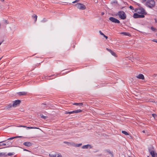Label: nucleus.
Listing matches in <instances>:
<instances>
[{"label":"nucleus","mask_w":157,"mask_h":157,"mask_svg":"<svg viewBox=\"0 0 157 157\" xmlns=\"http://www.w3.org/2000/svg\"><path fill=\"white\" fill-rule=\"evenodd\" d=\"M79 1L78 0H76L73 2H72V3H73L77 2H78Z\"/></svg>","instance_id":"nucleus-34"},{"label":"nucleus","mask_w":157,"mask_h":157,"mask_svg":"<svg viewBox=\"0 0 157 157\" xmlns=\"http://www.w3.org/2000/svg\"><path fill=\"white\" fill-rule=\"evenodd\" d=\"M21 126V127H25V126Z\"/></svg>","instance_id":"nucleus-45"},{"label":"nucleus","mask_w":157,"mask_h":157,"mask_svg":"<svg viewBox=\"0 0 157 157\" xmlns=\"http://www.w3.org/2000/svg\"><path fill=\"white\" fill-rule=\"evenodd\" d=\"M4 21H5V23H6L7 24H8L9 23L7 21V20H4Z\"/></svg>","instance_id":"nucleus-38"},{"label":"nucleus","mask_w":157,"mask_h":157,"mask_svg":"<svg viewBox=\"0 0 157 157\" xmlns=\"http://www.w3.org/2000/svg\"><path fill=\"white\" fill-rule=\"evenodd\" d=\"M20 137H21V136H16V137H11V138L8 139H7V140H13L14 138H18Z\"/></svg>","instance_id":"nucleus-19"},{"label":"nucleus","mask_w":157,"mask_h":157,"mask_svg":"<svg viewBox=\"0 0 157 157\" xmlns=\"http://www.w3.org/2000/svg\"><path fill=\"white\" fill-rule=\"evenodd\" d=\"M94 2L96 3H97L98 2V0H94Z\"/></svg>","instance_id":"nucleus-41"},{"label":"nucleus","mask_w":157,"mask_h":157,"mask_svg":"<svg viewBox=\"0 0 157 157\" xmlns=\"http://www.w3.org/2000/svg\"><path fill=\"white\" fill-rule=\"evenodd\" d=\"M133 17L135 18H142L144 17V14H139L137 13H134L133 15Z\"/></svg>","instance_id":"nucleus-7"},{"label":"nucleus","mask_w":157,"mask_h":157,"mask_svg":"<svg viewBox=\"0 0 157 157\" xmlns=\"http://www.w3.org/2000/svg\"><path fill=\"white\" fill-rule=\"evenodd\" d=\"M49 156L50 157H61V155L58 154H53L51 153L49 154Z\"/></svg>","instance_id":"nucleus-9"},{"label":"nucleus","mask_w":157,"mask_h":157,"mask_svg":"<svg viewBox=\"0 0 157 157\" xmlns=\"http://www.w3.org/2000/svg\"><path fill=\"white\" fill-rule=\"evenodd\" d=\"M117 15L122 20L125 19L126 18V15L124 12L123 11L118 12L117 13Z\"/></svg>","instance_id":"nucleus-2"},{"label":"nucleus","mask_w":157,"mask_h":157,"mask_svg":"<svg viewBox=\"0 0 157 157\" xmlns=\"http://www.w3.org/2000/svg\"><path fill=\"white\" fill-rule=\"evenodd\" d=\"M142 132H143V133H145V130H143Z\"/></svg>","instance_id":"nucleus-44"},{"label":"nucleus","mask_w":157,"mask_h":157,"mask_svg":"<svg viewBox=\"0 0 157 157\" xmlns=\"http://www.w3.org/2000/svg\"><path fill=\"white\" fill-rule=\"evenodd\" d=\"M99 33H100V34L102 36L104 35V34L101 31H99Z\"/></svg>","instance_id":"nucleus-37"},{"label":"nucleus","mask_w":157,"mask_h":157,"mask_svg":"<svg viewBox=\"0 0 157 157\" xmlns=\"http://www.w3.org/2000/svg\"><path fill=\"white\" fill-rule=\"evenodd\" d=\"M2 42H0V45H1V44H2Z\"/></svg>","instance_id":"nucleus-48"},{"label":"nucleus","mask_w":157,"mask_h":157,"mask_svg":"<svg viewBox=\"0 0 157 157\" xmlns=\"http://www.w3.org/2000/svg\"><path fill=\"white\" fill-rule=\"evenodd\" d=\"M82 145V144H76L75 145V147H79L81 146Z\"/></svg>","instance_id":"nucleus-24"},{"label":"nucleus","mask_w":157,"mask_h":157,"mask_svg":"<svg viewBox=\"0 0 157 157\" xmlns=\"http://www.w3.org/2000/svg\"><path fill=\"white\" fill-rule=\"evenodd\" d=\"M146 0H142V2L143 3L144 2L146 1Z\"/></svg>","instance_id":"nucleus-40"},{"label":"nucleus","mask_w":157,"mask_h":157,"mask_svg":"<svg viewBox=\"0 0 157 157\" xmlns=\"http://www.w3.org/2000/svg\"><path fill=\"white\" fill-rule=\"evenodd\" d=\"M2 155H5V153H0V156Z\"/></svg>","instance_id":"nucleus-32"},{"label":"nucleus","mask_w":157,"mask_h":157,"mask_svg":"<svg viewBox=\"0 0 157 157\" xmlns=\"http://www.w3.org/2000/svg\"><path fill=\"white\" fill-rule=\"evenodd\" d=\"M24 151H29V150H27V149H24Z\"/></svg>","instance_id":"nucleus-42"},{"label":"nucleus","mask_w":157,"mask_h":157,"mask_svg":"<svg viewBox=\"0 0 157 157\" xmlns=\"http://www.w3.org/2000/svg\"><path fill=\"white\" fill-rule=\"evenodd\" d=\"M135 11L137 13L142 14H144L146 13V12L144 9L142 7L136 9L135 10Z\"/></svg>","instance_id":"nucleus-3"},{"label":"nucleus","mask_w":157,"mask_h":157,"mask_svg":"<svg viewBox=\"0 0 157 157\" xmlns=\"http://www.w3.org/2000/svg\"><path fill=\"white\" fill-rule=\"evenodd\" d=\"M23 144L26 146L30 147L32 145V143L29 142H24Z\"/></svg>","instance_id":"nucleus-10"},{"label":"nucleus","mask_w":157,"mask_h":157,"mask_svg":"<svg viewBox=\"0 0 157 157\" xmlns=\"http://www.w3.org/2000/svg\"><path fill=\"white\" fill-rule=\"evenodd\" d=\"M136 77L140 79H144V75L142 74H139L137 76H136Z\"/></svg>","instance_id":"nucleus-12"},{"label":"nucleus","mask_w":157,"mask_h":157,"mask_svg":"<svg viewBox=\"0 0 157 157\" xmlns=\"http://www.w3.org/2000/svg\"><path fill=\"white\" fill-rule=\"evenodd\" d=\"M73 105H78L79 106H82L83 104L82 103H73Z\"/></svg>","instance_id":"nucleus-18"},{"label":"nucleus","mask_w":157,"mask_h":157,"mask_svg":"<svg viewBox=\"0 0 157 157\" xmlns=\"http://www.w3.org/2000/svg\"><path fill=\"white\" fill-rule=\"evenodd\" d=\"M103 36H104V37L105 38H106V39H107V38H108V37H107V36H105V35L104 34V35H103Z\"/></svg>","instance_id":"nucleus-39"},{"label":"nucleus","mask_w":157,"mask_h":157,"mask_svg":"<svg viewBox=\"0 0 157 157\" xmlns=\"http://www.w3.org/2000/svg\"><path fill=\"white\" fill-rule=\"evenodd\" d=\"M121 34H123L124 35H128V36L129 35H128V33H126V32H122V33H121Z\"/></svg>","instance_id":"nucleus-29"},{"label":"nucleus","mask_w":157,"mask_h":157,"mask_svg":"<svg viewBox=\"0 0 157 157\" xmlns=\"http://www.w3.org/2000/svg\"><path fill=\"white\" fill-rule=\"evenodd\" d=\"M41 117L42 118L45 119H46L47 117L46 116H44L43 115H41Z\"/></svg>","instance_id":"nucleus-28"},{"label":"nucleus","mask_w":157,"mask_h":157,"mask_svg":"<svg viewBox=\"0 0 157 157\" xmlns=\"http://www.w3.org/2000/svg\"><path fill=\"white\" fill-rule=\"evenodd\" d=\"M21 102L20 100H16L13 101V103L12 105V106L14 107H15L19 105Z\"/></svg>","instance_id":"nucleus-8"},{"label":"nucleus","mask_w":157,"mask_h":157,"mask_svg":"<svg viewBox=\"0 0 157 157\" xmlns=\"http://www.w3.org/2000/svg\"><path fill=\"white\" fill-rule=\"evenodd\" d=\"M75 6L76 7L80 10H84L86 9L85 6L80 3H78L76 4Z\"/></svg>","instance_id":"nucleus-4"},{"label":"nucleus","mask_w":157,"mask_h":157,"mask_svg":"<svg viewBox=\"0 0 157 157\" xmlns=\"http://www.w3.org/2000/svg\"><path fill=\"white\" fill-rule=\"evenodd\" d=\"M82 110L80 109H77V110H75L74 111V113H80L82 112Z\"/></svg>","instance_id":"nucleus-17"},{"label":"nucleus","mask_w":157,"mask_h":157,"mask_svg":"<svg viewBox=\"0 0 157 157\" xmlns=\"http://www.w3.org/2000/svg\"><path fill=\"white\" fill-rule=\"evenodd\" d=\"M89 147L91 148V145L89 144L83 145L82 147V148L83 149H87Z\"/></svg>","instance_id":"nucleus-14"},{"label":"nucleus","mask_w":157,"mask_h":157,"mask_svg":"<svg viewBox=\"0 0 157 157\" xmlns=\"http://www.w3.org/2000/svg\"><path fill=\"white\" fill-rule=\"evenodd\" d=\"M3 57H1L0 58V60Z\"/></svg>","instance_id":"nucleus-47"},{"label":"nucleus","mask_w":157,"mask_h":157,"mask_svg":"<svg viewBox=\"0 0 157 157\" xmlns=\"http://www.w3.org/2000/svg\"><path fill=\"white\" fill-rule=\"evenodd\" d=\"M41 107L43 108L47 109L48 108L47 104L46 103H42L41 104Z\"/></svg>","instance_id":"nucleus-16"},{"label":"nucleus","mask_w":157,"mask_h":157,"mask_svg":"<svg viewBox=\"0 0 157 157\" xmlns=\"http://www.w3.org/2000/svg\"><path fill=\"white\" fill-rule=\"evenodd\" d=\"M151 30L154 32H155L156 30V29L154 27H151Z\"/></svg>","instance_id":"nucleus-27"},{"label":"nucleus","mask_w":157,"mask_h":157,"mask_svg":"<svg viewBox=\"0 0 157 157\" xmlns=\"http://www.w3.org/2000/svg\"><path fill=\"white\" fill-rule=\"evenodd\" d=\"M109 19L110 21L114 23L119 24L120 23V21L118 20L113 17H110Z\"/></svg>","instance_id":"nucleus-6"},{"label":"nucleus","mask_w":157,"mask_h":157,"mask_svg":"<svg viewBox=\"0 0 157 157\" xmlns=\"http://www.w3.org/2000/svg\"><path fill=\"white\" fill-rule=\"evenodd\" d=\"M65 113V114H72V113H74V111H71V112L66 111Z\"/></svg>","instance_id":"nucleus-23"},{"label":"nucleus","mask_w":157,"mask_h":157,"mask_svg":"<svg viewBox=\"0 0 157 157\" xmlns=\"http://www.w3.org/2000/svg\"><path fill=\"white\" fill-rule=\"evenodd\" d=\"M27 128H29V129H32V128H36V129H38V128H36V127H27Z\"/></svg>","instance_id":"nucleus-31"},{"label":"nucleus","mask_w":157,"mask_h":157,"mask_svg":"<svg viewBox=\"0 0 157 157\" xmlns=\"http://www.w3.org/2000/svg\"><path fill=\"white\" fill-rule=\"evenodd\" d=\"M148 150L152 157H157V154L155 152L154 148L152 147L149 148Z\"/></svg>","instance_id":"nucleus-5"},{"label":"nucleus","mask_w":157,"mask_h":157,"mask_svg":"<svg viewBox=\"0 0 157 157\" xmlns=\"http://www.w3.org/2000/svg\"><path fill=\"white\" fill-rule=\"evenodd\" d=\"M33 18H35V21H36V20H37V16L36 15H35V14H34L33 16Z\"/></svg>","instance_id":"nucleus-25"},{"label":"nucleus","mask_w":157,"mask_h":157,"mask_svg":"<svg viewBox=\"0 0 157 157\" xmlns=\"http://www.w3.org/2000/svg\"><path fill=\"white\" fill-rule=\"evenodd\" d=\"M106 50L109 52L113 56H116V54L115 53V52H113L111 50L108 48H106Z\"/></svg>","instance_id":"nucleus-13"},{"label":"nucleus","mask_w":157,"mask_h":157,"mask_svg":"<svg viewBox=\"0 0 157 157\" xmlns=\"http://www.w3.org/2000/svg\"><path fill=\"white\" fill-rule=\"evenodd\" d=\"M101 14H102V15H103L104 13H101Z\"/></svg>","instance_id":"nucleus-46"},{"label":"nucleus","mask_w":157,"mask_h":157,"mask_svg":"<svg viewBox=\"0 0 157 157\" xmlns=\"http://www.w3.org/2000/svg\"><path fill=\"white\" fill-rule=\"evenodd\" d=\"M152 41L153 42H156L157 43V40L156 39H153Z\"/></svg>","instance_id":"nucleus-35"},{"label":"nucleus","mask_w":157,"mask_h":157,"mask_svg":"<svg viewBox=\"0 0 157 157\" xmlns=\"http://www.w3.org/2000/svg\"><path fill=\"white\" fill-rule=\"evenodd\" d=\"M147 157H149V156H148Z\"/></svg>","instance_id":"nucleus-50"},{"label":"nucleus","mask_w":157,"mask_h":157,"mask_svg":"<svg viewBox=\"0 0 157 157\" xmlns=\"http://www.w3.org/2000/svg\"><path fill=\"white\" fill-rule=\"evenodd\" d=\"M129 8H130V9H132V10H134V8H133V7L132 6H129Z\"/></svg>","instance_id":"nucleus-36"},{"label":"nucleus","mask_w":157,"mask_h":157,"mask_svg":"<svg viewBox=\"0 0 157 157\" xmlns=\"http://www.w3.org/2000/svg\"><path fill=\"white\" fill-rule=\"evenodd\" d=\"M27 94L25 92H20L18 93V94L20 96L25 95Z\"/></svg>","instance_id":"nucleus-15"},{"label":"nucleus","mask_w":157,"mask_h":157,"mask_svg":"<svg viewBox=\"0 0 157 157\" xmlns=\"http://www.w3.org/2000/svg\"><path fill=\"white\" fill-rule=\"evenodd\" d=\"M46 21H47L46 19L45 18H44L42 20H41V21L42 22H44Z\"/></svg>","instance_id":"nucleus-30"},{"label":"nucleus","mask_w":157,"mask_h":157,"mask_svg":"<svg viewBox=\"0 0 157 157\" xmlns=\"http://www.w3.org/2000/svg\"><path fill=\"white\" fill-rule=\"evenodd\" d=\"M12 106V105L11 104H10L7 106V108L8 109H9Z\"/></svg>","instance_id":"nucleus-26"},{"label":"nucleus","mask_w":157,"mask_h":157,"mask_svg":"<svg viewBox=\"0 0 157 157\" xmlns=\"http://www.w3.org/2000/svg\"><path fill=\"white\" fill-rule=\"evenodd\" d=\"M146 6L147 7L152 8L155 6V2L154 0H147L146 3Z\"/></svg>","instance_id":"nucleus-1"},{"label":"nucleus","mask_w":157,"mask_h":157,"mask_svg":"<svg viewBox=\"0 0 157 157\" xmlns=\"http://www.w3.org/2000/svg\"><path fill=\"white\" fill-rule=\"evenodd\" d=\"M14 154V152L12 153H9L7 154V155H5V156H6L7 155L8 156H11L13 155Z\"/></svg>","instance_id":"nucleus-21"},{"label":"nucleus","mask_w":157,"mask_h":157,"mask_svg":"<svg viewBox=\"0 0 157 157\" xmlns=\"http://www.w3.org/2000/svg\"><path fill=\"white\" fill-rule=\"evenodd\" d=\"M12 142H10V141H8L6 142V145L5 147H3V148H7L9 147L12 144Z\"/></svg>","instance_id":"nucleus-11"},{"label":"nucleus","mask_w":157,"mask_h":157,"mask_svg":"<svg viewBox=\"0 0 157 157\" xmlns=\"http://www.w3.org/2000/svg\"><path fill=\"white\" fill-rule=\"evenodd\" d=\"M6 141V140H4V141H1V142H0V144L2 143V142H5ZM6 144H5V143H3L2 144H0V146H6Z\"/></svg>","instance_id":"nucleus-20"},{"label":"nucleus","mask_w":157,"mask_h":157,"mask_svg":"<svg viewBox=\"0 0 157 157\" xmlns=\"http://www.w3.org/2000/svg\"><path fill=\"white\" fill-rule=\"evenodd\" d=\"M129 157H131V156H129Z\"/></svg>","instance_id":"nucleus-49"},{"label":"nucleus","mask_w":157,"mask_h":157,"mask_svg":"<svg viewBox=\"0 0 157 157\" xmlns=\"http://www.w3.org/2000/svg\"><path fill=\"white\" fill-rule=\"evenodd\" d=\"M152 115V117H153L154 118L156 117V115L155 114L153 113Z\"/></svg>","instance_id":"nucleus-33"},{"label":"nucleus","mask_w":157,"mask_h":157,"mask_svg":"<svg viewBox=\"0 0 157 157\" xmlns=\"http://www.w3.org/2000/svg\"><path fill=\"white\" fill-rule=\"evenodd\" d=\"M122 133L125 134L126 135H129L128 133L127 132L124 131H122Z\"/></svg>","instance_id":"nucleus-22"},{"label":"nucleus","mask_w":157,"mask_h":157,"mask_svg":"<svg viewBox=\"0 0 157 157\" xmlns=\"http://www.w3.org/2000/svg\"><path fill=\"white\" fill-rule=\"evenodd\" d=\"M137 5L138 6H140V4H139V3H138V4H137Z\"/></svg>","instance_id":"nucleus-43"}]
</instances>
